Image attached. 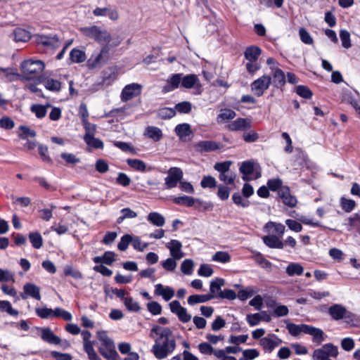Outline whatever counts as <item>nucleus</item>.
<instances>
[{"label":"nucleus","instance_id":"f257e3e1","mask_svg":"<svg viewBox=\"0 0 360 360\" xmlns=\"http://www.w3.org/2000/svg\"><path fill=\"white\" fill-rule=\"evenodd\" d=\"M150 337L155 341L151 351L158 359H163L174 351L176 339L169 328L155 325L150 330Z\"/></svg>","mask_w":360,"mask_h":360},{"label":"nucleus","instance_id":"f03ea898","mask_svg":"<svg viewBox=\"0 0 360 360\" xmlns=\"http://www.w3.org/2000/svg\"><path fill=\"white\" fill-rule=\"evenodd\" d=\"M86 37L94 40L98 44L108 47L118 46L122 39L117 34H112L107 29L98 25L83 27L79 29Z\"/></svg>","mask_w":360,"mask_h":360},{"label":"nucleus","instance_id":"7ed1b4c3","mask_svg":"<svg viewBox=\"0 0 360 360\" xmlns=\"http://www.w3.org/2000/svg\"><path fill=\"white\" fill-rule=\"evenodd\" d=\"M112 48L103 46L98 53H94L86 62L87 67L91 69L101 68L110 59V51Z\"/></svg>","mask_w":360,"mask_h":360},{"label":"nucleus","instance_id":"20e7f679","mask_svg":"<svg viewBox=\"0 0 360 360\" xmlns=\"http://www.w3.org/2000/svg\"><path fill=\"white\" fill-rule=\"evenodd\" d=\"M22 72L28 79H32L40 74L44 69V63L39 60H25L21 64Z\"/></svg>","mask_w":360,"mask_h":360},{"label":"nucleus","instance_id":"39448f33","mask_svg":"<svg viewBox=\"0 0 360 360\" xmlns=\"http://www.w3.org/2000/svg\"><path fill=\"white\" fill-rule=\"evenodd\" d=\"M338 355V347L333 345L332 343H327L313 352L312 359L326 360L328 358L336 357Z\"/></svg>","mask_w":360,"mask_h":360},{"label":"nucleus","instance_id":"423d86ee","mask_svg":"<svg viewBox=\"0 0 360 360\" xmlns=\"http://www.w3.org/2000/svg\"><path fill=\"white\" fill-rule=\"evenodd\" d=\"M271 84V77L269 75H264L251 83V91L255 96H262Z\"/></svg>","mask_w":360,"mask_h":360},{"label":"nucleus","instance_id":"0eeeda50","mask_svg":"<svg viewBox=\"0 0 360 360\" xmlns=\"http://www.w3.org/2000/svg\"><path fill=\"white\" fill-rule=\"evenodd\" d=\"M257 165L250 161L243 162L240 167V172L243 174V179L249 181L257 179L261 176L260 171L257 170Z\"/></svg>","mask_w":360,"mask_h":360},{"label":"nucleus","instance_id":"6e6552de","mask_svg":"<svg viewBox=\"0 0 360 360\" xmlns=\"http://www.w3.org/2000/svg\"><path fill=\"white\" fill-rule=\"evenodd\" d=\"M167 174V176L165 179V186L167 189L176 187L183 179V172L179 167L170 168Z\"/></svg>","mask_w":360,"mask_h":360},{"label":"nucleus","instance_id":"1a4fd4ad","mask_svg":"<svg viewBox=\"0 0 360 360\" xmlns=\"http://www.w3.org/2000/svg\"><path fill=\"white\" fill-rule=\"evenodd\" d=\"M281 343L282 340L274 334H269L266 337L262 338L259 340V344L266 353H271Z\"/></svg>","mask_w":360,"mask_h":360},{"label":"nucleus","instance_id":"9d476101","mask_svg":"<svg viewBox=\"0 0 360 360\" xmlns=\"http://www.w3.org/2000/svg\"><path fill=\"white\" fill-rule=\"evenodd\" d=\"M141 86L137 83H132L125 86L121 93V100L127 101L141 94Z\"/></svg>","mask_w":360,"mask_h":360},{"label":"nucleus","instance_id":"9b49d317","mask_svg":"<svg viewBox=\"0 0 360 360\" xmlns=\"http://www.w3.org/2000/svg\"><path fill=\"white\" fill-rule=\"evenodd\" d=\"M194 148L198 153H209L221 149L222 144L214 141H201L195 143Z\"/></svg>","mask_w":360,"mask_h":360},{"label":"nucleus","instance_id":"f8f14e48","mask_svg":"<svg viewBox=\"0 0 360 360\" xmlns=\"http://www.w3.org/2000/svg\"><path fill=\"white\" fill-rule=\"evenodd\" d=\"M183 75L176 73L172 75L167 79L166 84L162 87V92L164 94L172 91L181 85Z\"/></svg>","mask_w":360,"mask_h":360},{"label":"nucleus","instance_id":"ddd939ff","mask_svg":"<svg viewBox=\"0 0 360 360\" xmlns=\"http://www.w3.org/2000/svg\"><path fill=\"white\" fill-rule=\"evenodd\" d=\"M93 14L96 17L108 16L111 20H117L119 18V13L117 9L111 7H96L93 11Z\"/></svg>","mask_w":360,"mask_h":360},{"label":"nucleus","instance_id":"4468645a","mask_svg":"<svg viewBox=\"0 0 360 360\" xmlns=\"http://www.w3.org/2000/svg\"><path fill=\"white\" fill-rule=\"evenodd\" d=\"M166 248L169 250L171 257L176 259H181L184 257V253L181 250L182 244L177 240H171L166 244Z\"/></svg>","mask_w":360,"mask_h":360},{"label":"nucleus","instance_id":"2eb2a0df","mask_svg":"<svg viewBox=\"0 0 360 360\" xmlns=\"http://www.w3.org/2000/svg\"><path fill=\"white\" fill-rule=\"evenodd\" d=\"M23 290L24 295H21L22 299L25 300L28 296H30L36 299L37 300H41L40 289L35 284L31 283H26L23 287Z\"/></svg>","mask_w":360,"mask_h":360},{"label":"nucleus","instance_id":"dca6fc26","mask_svg":"<svg viewBox=\"0 0 360 360\" xmlns=\"http://www.w3.org/2000/svg\"><path fill=\"white\" fill-rule=\"evenodd\" d=\"M176 134L182 141H188L189 136L192 134L191 125L188 123L179 124L174 129Z\"/></svg>","mask_w":360,"mask_h":360},{"label":"nucleus","instance_id":"f3484780","mask_svg":"<svg viewBox=\"0 0 360 360\" xmlns=\"http://www.w3.org/2000/svg\"><path fill=\"white\" fill-rule=\"evenodd\" d=\"M41 338L44 341L51 345H59L60 343V338L55 335L49 328H41Z\"/></svg>","mask_w":360,"mask_h":360},{"label":"nucleus","instance_id":"a211bd4d","mask_svg":"<svg viewBox=\"0 0 360 360\" xmlns=\"http://www.w3.org/2000/svg\"><path fill=\"white\" fill-rule=\"evenodd\" d=\"M35 40L37 44L51 48L59 46V39L56 36L36 35Z\"/></svg>","mask_w":360,"mask_h":360},{"label":"nucleus","instance_id":"6ab92c4d","mask_svg":"<svg viewBox=\"0 0 360 360\" xmlns=\"http://www.w3.org/2000/svg\"><path fill=\"white\" fill-rule=\"evenodd\" d=\"M305 334L311 335L312 341L317 345H321L325 340L326 335L323 330L312 326L308 325Z\"/></svg>","mask_w":360,"mask_h":360},{"label":"nucleus","instance_id":"aec40b11","mask_svg":"<svg viewBox=\"0 0 360 360\" xmlns=\"http://www.w3.org/2000/svg\"><path fill=\"white\" fill-rule=\"evenodd\" d=\"M345 307L340 304H335L328 309L329 315L335 321L343 319L347 311Z\"/></svg>","mask_w":360,"mask_h":360},{"label":"nucleus","instance_id":"412c9836","mask_svg":"<svg viewBox=\"0 0 360 360\" xmlns=\"http://www.w3.org/2000/svg\"><path fill=\"white\" fill-rule=\"evenodd\" d=\"M250 127V122L245 118H238L229 124V129L231 131H243Z\"/></svg>","mask_w":360,"mask_h":360},{"label":"nucleus","instance_id":"4be33fe9","mask_svg":"<svg viewBox=\"0 0 360 360\" xmlns=\"http://www.w3.org/2000/svg\"><path fill=\"white\" fill-rule=\"evenodd\" d=\"M278 195L285 205L290 207H293L296 205L297 199L294 196L291 195L288 188H281L278 191Z\"/></svg>","mask_w":360,"mask_h":360},{"label":"nucleus","instance_id":"5701e85b","mask_svg":"<svg viewBox=\"0 0 360 360\" xmlns=\"http://www.w3.org/2000/svg\"><path fill=\"white\" fill-rule=\"evenodd\" d=\"M155 293L158 295H161L165 301H169L174 295V290L170 287H164L162 284L159 283L155 286Z\"/></svg>","mask_w":360,"mask_h":360},{"label":"nucleus","instance_id":"b1692460","mask_svg":"<svg viewBox=\"0 0 360 360\" xmlns=\"http://www.w3.org/2000/svg\"><path fill=\"white\" fill-rule=\"evenodd\" d=\"M272 75L271 83L276 88H281L285 84V77L284 72L279 69H275L274 71L271 72Z\"/></svg>","mask_w":360,"mask_h":360},{"label":"nucleus","instance_id":"393cba45","mask_svg":"<svg viewBox=\"0 0 360 360\" xmlns=\"http://www.w3.org/2000/svg\"><path fill=\"white\" fill-rule=\"evenodd\" d=\"M264 243L270 248L283 249L284 243L274 235L266 236L262 238Z\"/></svg>","mask_w":360,"mask_h":360},{"label":"nucleus","instance_id":"a878e982","mask_svg":"<svg viewBox=\"0 0 360 360\" xmlns=\"http://www.w3.org/2000/svg\"><path fill=\"white\" fill-rule=\"evenodd\" d=\"M144 136L157 142L162 138V132L157 127L148 126L145 129Z\"/></svg>","mask_w":360,"mask_h":360},{"label":"nucleus","instance_id":"bb28decb","mask_svg":"<svg viewBox=\"0 0 360 360\" xmlns=\"http://www.w3.org/2000/svg\"><path fill=\"white\" fill-rule=\"evenodd\" d=\"M261 53L262 50L258 46H250L245 49L244 56L249 61H257Z\"/></svg>","mask_w":360,"mask_h":360},{"label":"nucleus","instance_id":"cd10ccee","mask_svg":"<svg viewBox=\"0 0 360 360\" xmlns=\"http://www.w3.org/2000/svg\"><path fill=\"white\" fill-rule=\"evenodd\" d=\"M307 326L308 325L307 324L297 325L292 323H288L286 325V328L291 335L296 337L302 333L305 334Z\"/></svg>","mask_w":360,"mask_h":360},{"label":"nucleus","instance_id":"c85d7f7f","mask_svg":"<svg viewBox=\"0 0 360 360\" xmlns=\"http://www.w3.org/2000/svg\"><path fill=\"white\" fill-rule=\"evenodd\" d=\"M214 298V295H193L188 298V303L190 305H194L198 303H204Z\"/></svg>","mask_w":360,"mask_h":360},{"label":"nucleus","instance_id":"c756f323","mask_svg":"<svg viewBox=\"0 0 360 360\" xmlns=\"http://www.w3.org/2000/svg\"><path fill=\"white\" fill-rule=\"evenodd\" d=\"M199 79L195 75H187L182 76L181 86L186 89L193 88L195 85L199 84Z\"/></svg>","mask_w":360,"mask_h":360},{"label":"nucleus","instance_id":"7c9ffc66","mask_svg":"<svg viewBox=\"0 0 360 360\" xmlns=\"http://www.w3.org/2000/svg\"><path fill=\"white\" fill-rule=\"evenodd\" d=\"M70 58L72 63H80L86 60V56L84 51L73 49L70 53Z\"/></svg>","mask_w":360,"mask_h":360},{"label":"nucleus","instance_id":"2f4dec72","mask_svg":"<svg viewBox=\"0 0 360 360\" xmlns=\"http://www.w3.org/2000/svg\"><path fill=\"white\" fill-rule=\"evenodd\" d=\"M224 285V280L222 278H215L210 283V293L209 295H214V297H218L217 295L222 292L221 290V286Z\"/></svg>","mask_w":360,"mask_h":360},{"label":"nucleus","instance_id":"473e14b6","mask_svg":"<svg viewBox=\"0 0 360 360\" xmlns=\"http://www.w3.org/2000/svg\"><path fill=\"white\" fill-rule=\"evenodd\" d=\"M343 319L345 320V323L349 327H356L360 323V318L357 315L348 311H346Z\"/></svg>","mask_w":360,"mask_h":360},{"label":"nucleus","instance_id":"72a5a7b5","mask_svg":"<svg viewBox=\"0 0 360 360\" xmlns=\"http://www.w3.org/2000/svg\"><path fill=\"white\" fill-rule=\"evenodd\" d=\"M13 38L15 41L25 42L30 39L29 32L22 28H16L13 32Z\"/></svg>","mask_w":360,"mask_h":360},{"label":"nucleus","instance_id":"f704fd0d","mask_svg":"<svg viewBox=\"0 0 360 360\" xmlns=\"http://www.w3.org/2000/svg\"><path fill=\"white\" fill-rule=\"evenodd\" d=\"M100 354L108 360H111L117 358L118 354L115 350V347H101L98 349Z\"/></svg>","mask_w":360,"mask_h":360},{"label":"nucleus","instance_id":"c9c22d12","mask_svg":"<svg viewBox=\"0 0 360 360\" xmlns=\"http://www.w3.org/2000/svg\"><path fill=\"white\" fill-rule=\"evenodd\" d=\"M49 107H50L49 105L44 106L40 104H34L31 106L30 110L37 118L41 119L46 116L47 112L46 109Z\"/></svg>","mask_w":360,"mask_h":360},{"label":"nucleus","instance_id":"e433bc0d","mask_svg":"<svg viewBox=\"0 0 360 360\" xmlns=\"http://www.w3.org/2000/svg\"><path fill=\"white\" fill-rule=\"evenodd\" d=\"M148 220L157 226H162L165 222L164 217L158 212H150L148 215Z\"/></svg>","mask_w":360,"mask_h":360},{"label":"nucleus","instance_id":"4c0bfd02","mask_svg":"<svg viewBox=\"0 0 360 360\" xmlns=\"http://www.w3.org/2000/svg\"><path fill=\"white\" fill-rule=\"evenodd\" d=\"M97 337L98 340L102 342V345L104 347H115L112 340L108 336L105 331H98Z\"/></svg>","mask_w":360,"mask_h":360},{"label":"nucleus","instance_id":"58836bf2","mask_svg":"<svg viewBox=\"0 0 360 360\" xmlns=\"http://www.w3.org/2000/svg\"><path fill=\"white\" fill-rule=\"evenodd\" d=\"M303 267L297 263H291L286 268V273L288 276H292L294 275H302L303 274Z\"/></svg>","mask_w":360,"mask_h":360},{"label":"nucleus","instance_id":"ea45409f","mask_svg":"<svg viewBox=\"0 0 360 360\" xmlns=\"http://www.w3.org/2000/svg\"><path fill=\"white\" fill-rule=\"evenodd\" d=\"M128 165L134 169L139 172H144L146 168V163L139 159H128L127 160Z\"/></svg>","mask_w":360,"mask_h":360},{"label":"nucleus","instance_id":"a19ab883","mask_svg":"<svg viewBox=\"0 0 360 360\" xmlns=\"http://www.w3.org/2000/svg\"><path fill=\"white\" fill-rule=\"evenodd\" d=\"M195 200H196L195 198L190 197V196H186V195L181 196V197H174L173 198V201L174 203H176L177 205H186L188 207L193 206L194 205Z\"/></svg>","mask_w":360,"mask_h":360},{"label":"nucleus","instance_id":"79ce46f5","mask_svg":"<svg viewBox=\"0 0 360 360\" xmlns=\"http://www.w3.org/2000/svg\"><path fill=\"white\" fill-rule=\"evenodd\" d=\"M175 115L176 110L171 108H162L158 111V117L162 120L170 119Z\"/></svg>","mask_w":360,"mask_h":360},{"label":"nucleus","instance_id":"37998d69","mask_svg":"<svg viewBox=\"0 0 360 360\" xmlns=\"http://www.w3.org/2000/svg\"><path fill=\"white\" fill-rule=\"evenodd\" d=\"M84 139L87 145L92 146L95 148H103V143L99 139L95 138L94 136L85 135Z\"/></svg>","mask_w":360,"mask_h":360},{"label":"nucleus","instance_id":"c03bdc74","mask_svg":"<svg viewBox=\"0 0 360 360\" xmlns=\"http://www.w3.org/2000/svg\"><path fill=\"white\" fill-rule=\"evenodd\" d=\"M257 290L255 289L253 287H247L245 289H242L239 290L238 293V297L240 300H245L248 297L253 296L257 292Z\"/></svg>","mask_w":360,"mask_h":360},{"label":"nucleus","instance_id":"a18cd8bd","mask_svg":"<svg viewBox=\"0 0 360 360\" xmlns=\"http://www.w3.org/2000/svg\"><path fill=\"white\" fill-rule=\"evenodd\" d=\"M265 229L267 230H270L271 229H274V231L280 236H283L285 231V227L283 224L281 223H276L273 221H269L266 224Z\"/></svg>","mask_w":360,"mask_h":360},{"label":"nucleus","instance_id":"49530a36","mask_svg":"<svg viewBox=\"0 0 360 360\" xmlns=\"http://www.w3.org/2000/svg\"><path fill=\"white\" fill-rule=\"evenodd\" d=\"M0 311H5L11 316H18V311L12 307L10 302L0 300Z\"/></svg>","mask_w":360,"mask_h":360},{"label":"nucleus","instance_id":"de8ad7c7","mask_svg":"<svg viewBox=\"0 0 360 360\" xmlns=\"http://www.w3.org/2000/svg\"><path fill=\"white\" fill-rule=\"evenodd\" d=\"M122 215L117 219V224H121L126 219H133L137 217L136 212L130 208H124L121 210Z\"/></svg>","mask_w":360,"mask_h":360},{"label":"nucleus","instance_id":"09e8293b","mask_svg":"<svg viewBox=\"0 0 360 360\" xmlns=\"http://www.w3.org/2000/svg\"><path fill=\"white\" fill-rule=\"evenodd\" d=\"M174 110L179 113L188 114L192 110V104L189 101H182L175 105Z\"/></svg>","mask_w":360,"mask_h":360},{"label":"nucleus","instance_id":"8fccbe9b","mask_svg":"<svg viewBox=\"0 0 360 360\" xmlns=\"http://www.w3.org/2000/svg\"><path fill=\"white\" fill-rule=\"evenodd\" d=\"M236 112L231 109H223L217 117L218 122L232 120L236 117Z\"/></svg>","mask_w":360,"mask_h":360},{"label":"nucleus","instance_id":"3c124183","mask_svg":"<svg viewBox=\"0 0 360 360\" xmlns=\"http://www.w3.org/2000/svg\"><path fill=\"white\" fill-rule=\"evenodd\" d=\"M214 262L227 263L231 260V256L227 252L219 251L217 252L212 257Z\"/></svg>","mask_w":360,"mask_h":360},{"label":"nucleus","instance_id":"603ef678","mask_svg":"<svg viewBox=\"0 0 360 360\" xmlns=\"http://www.w3.org/2000/svg\"><path fill=\"white\" fill-rule=\"evenodd\" d=\"M29 238L30 240V243H32V246L37 249L40 248L43 245V240L41 236L37 233H30L29 235Z\"/></svg>","mask_w":360,"mask_h":360},{"label":"nucleus","instance_id":"864d4df0","mask_svg":"<svg viewBox=\"0 0 360 360\" xmlns=\"http://www.w3.org/2000/svg\"><path fill=\"white\" fill-rule=\"evenodd\" d=\"M236 176V175L234 172L229 171L226 173L219 174V179L224 184L230 185L234 183Z\"/></svg>","mask_w":360,"mask_h":360},{"label":"nucleus","instance_id":"5fc2aeb1","mask_svg":"<svg viewBox=\"0 0 360 360\" xmlns=\"http://www.w3.org/2000/svg\"><path fill=\"white\" fill-rule=\"evenodd\" d=\"M53 317H60L65 321H71L72 319V314L70 312L60 307H56L53 310Z\"/></svg>","mask_w":360,"mask_h":360},{"label":"nucleus","instance_id":"6e6d98bb","mask_svg":"<svg viewBox=\"0 0 360 360\" xmlns=\"http://www.w3.org/2000/svg\"><path fill=\"white\" fill-rule=\"evenodd\" d=\"M193 261L191 259H186L181 263V270L184 274L191 275L193 273Z\"/></svg>","mask_w":360,"mask_h":360},{"label":"nucleus","instance_id":"4d7b16f0","mask_svg":"<svg viewBox=\"0 0 360 360\" xmlns=\"http://www.w3.org/2000/svg\"><path fill=\"white\" fill-rule=\"evenodd\" d=\"M340 204H341L342 208L346 212H352L356 206V202L354 200H351V199H347L345 198H342L340 199Z\"/></svg>","mask_w":360,"mask_h":360},{"label":"nucleus","instance_id":"13d9d810","mask_svg":"<svg viewBox=\"0 0 360 360\" xmlns=\"http://www.w3.org/2000/svg\"><path fill=\"white\" fill-rule=\"evenodd\" d=\"M35 312L41 319L53 318V309L47 307L36 308Z\"/></svg>","mask_w":360,"mask_h":360},{"label":"nucleus","instance_id":"bf43d9fd","mask_svg":"<svg viewBox=\"0 0 360 360\" xmlns=\"http://www.w3.org/2000/svg\"><path fill=\"white\" fill-rule=\"evenodd\" d=\"M124 303L125 307L130 311H138L140 309L139 303L131 297H125Z\"/></svg>","mask_w":360,"mask_h":360},{"label":"nucleus","instance_id":"052dcab7","mask_svg":"<svg viewBox=\"0 0 360 360\" xmlns=\"http://www.w3.org/2000/svg\"><path fill=\"white\" fill-rule=\"evenodd\" d=\"M176 259L174 257L167 258L166 260L161 262L162 266L167 271H173L175 270L177 263Z\"/></svg>","mask_w":360,"mask_h":360},{"label":"nucleus","instance_id":"680f3d73","mask_svg":"<svg viewBox=\"0 0 360 360\" xmlns=\"http://www.w3.org/2000/svg\"><path fill=\"white\" fill-rule=\"evenodd\" d=\"M340 37L342 41V45L345 49L351 47L352 44L350 41V34L348 31L342 30L340 32Z\"/></svg>","mask_w":360,"mask_h":360},{"label":"nucleus","instance_id":"e2e57ef3","mask_svg":"<svg viewBox=\"0 0 360 360\" xmlns=\"http://www.w3.org/2000/svg\"><path fill=\"white\" fill-rule=\"evenodd\" d=\"M299 34L301 41L306 44H312L314 42L313 38L309 32L304 27L300 29Z\"/></svg>","mask_w":360,"mask_h":360},{"label":"nucleus","instance_id":"0e129e2a","mask_svg":"<svg viewBox=\"0 0 360 360\" xmlns=\"http://www.w3.org/2000/svg\"><path fill=\"white\" fill-rule=\"evenodd\" d=\"M19 129L22 132V134H19V136L22 139L28 136L34 137L36 136L35 131L28 126L21 125Z\"/></svg>","mask_w":360,"mask_h":360},{"label":"nucleus","instance_id":"69168bd1","mask_svg":"<svg viewBox=\"0 0 360 360\" xmlns=\"http://www.w3.org/2000/svg\"><path fill=\"white\" fill-rule=\"evenodd\" d=\"M255 260L262 268L267 269L271 268V263L265 259L260 253H257L255 255Z\"/></svg>","mask_w":360,"mask_h":360},{"label":"nucleus","instance_id":"338daca9","mask_svg":"<svg viewBox=\"0 0 360 360\" xmlns=\"http://www.w3.org/2000/svg\"><path fill=\"white\" fill-rule=\"evenodd\" d=\"M259 352L255 349H245L243 352V357L239 360H252L259 356Z\"/></svg>","mask_w":360,"mask_h":360},{"label":"nucleus","instance_id":"774afa93","mask_svg":"<svg viewBox=\"0 0 360 360\" xmlns=\"http://www.w3.org/2000/svg\"><path fill=\"white\" fill-rule=\"evenodd\" d=\"M348 221L349 225L356 228L360 234V213L354 214L349 218Z\"/></svg>","mask_w":360,"mask_h":360}]
</instances>
